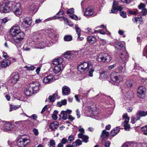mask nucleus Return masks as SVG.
Returning <instances> with one entry per match:
<instances>
[{
    "instance_id": "79ce46f5",
    "label": "nucleus",
    "mask_w": 147,
    "mask_h": 147,
    "mask_svg": "<svg viewBox=\"0 0 147 147\" xmlns=\"http://www.w3.org/2000/svg\"><path fill=\"white\" fill-rule=\"evenodd\" d=\"M75 28L78 36L79 37L81 34V30L78 25H76Z\"/></svg>"
},
{
    "instance_id": "603ef678",
    "label": "nucleus",
    "mask_w": 147,
    "mask_h": 147,
    "mask_svg": "<svg viewBox=\"0 0 147 147\" xmlns=\"http://www.w3.org/2000/svg\"><path fill=\"white\" fill-rule=\"evenodd\" d=\"M70 17L73 19H74L76 20H78V18L77 16L75 15H73L70 16Z\"/></svg>"
},
{
    "instance_id": "a19ab883",
    "label": "nucleus",
    "mask_w": 147,
    "mask_h": 147,
    "mask_svg": "<svg viewBox=\"0 0 147 147\" xmlns=\"http://www.w3.org/2000/svg\"><path fill=\"white\" fill-rule=\"evenodd\" d=\"M20 105H11L10 106V108L9 110L10 111H11L14 110H16L19 108L20 107Z\"/></svg>"
},
{
    "instance_id": "72a5a7b5",
    "label": "nucleus",
    "mask_w": 147,
    "mask_h": 147,
    "mask_svg": "<svg viewBox=\"0 0 147 147\" xmlns=\"http://www.w3.org/2000/svg\"><path fill=\"white\" fill-rule=\"evenodd\" d=\"M123 46V45L121 42H116L115 47L118 49H121Z\"/></svg>"
},
{
    "instance_id": "4c0bfd02",
    "label": "nucleus",
    "mask_w": 147,
    "mask_h": 147,
    "mask_svg": "<svg viewBox=\"0 0 147 147\" xmlns=\"http://www.w3.org/2000/svg\"><path fill=\"white\" fill-rule=\"evenodd\" d=\"M72 36L69 35H66L64 38V40L66 41H70L72 40Z\"/></svg>"
},
{
    "instance_id": "c85d7f7f",
    "label": "nucleus",
    "mask_w": 147,
    "mask_h": 147,
    "mask_svg": "<svg viewBox=\"0 0 147 147\" xmlns=\"http://www.w3.org/2000/svg\"><path fill=\"white\" fill-rule=\"evenodd\" d=\"M78 131L80 132L78 134V138H81L82 135L85 133L84 129L81 126H80L78 127Z\"/></svg>"
},
{
    "instance_id": "473e14b6",
    "label": "nucleus",
    "mask_w": 147,
    "mask_h": 147,
    "mask_svg": "<svg viewBox=\"0 0 147 147\" xmlns=\"http://www.w3.org/2000/svg\"><path fill=\"white\" fill-rule=\"evenodd\" d=\"M140 119V117H138L136 114V116L132 117L131 119V122L132 124L135 123L137 121L139 120Z\"/></svg>"
},
{
    "instance_id": "de8ad7c7",
    "label": "nucleus",
    "mask_w": 147,
    "mask_h": 147,
    "mask_svg": "<svg viewBox=\"0 0 147 147\" xmlns=\"http://www.w3.org/2000/svg\"><path fill=\"white\" fill-rule=\"evenodd\" d=\"M67 13V14H72L74 13V9L73 8H71L68 9Z\"/></svg>"
},
{
    "instance_id": "f8f14e48",
    "label": "nucleus",
    "mask_w": 147,
    "mask_h": 147,
    "mask_svg": "<svg viewBox=\"0 0 147 147\" xmlns=\"http://www.w3.org/2000/svg\"><path fill=\"white\" fill-rule=\"evenodd\" d=\"M10 7L8 4L6 3H3L0 7V12L1 13H7L10 11Z\"/></svg>"
},
{
    "instance_id": "2eb2a0df",
    "label": "nucleus",
    "mask_w": 147,
    "mask_h": 147,
    "mask_svg": "<svg viewBox=\"0 0 147 147\" xmlns=\"http://www.w3.org/2000/svg\"><path fill=\"white\" fill-rule=\"evenodd\" d=\"M111 60L110 56L108 54L102 53V62L107 63L109 62Z\"/></svg>"
},
{
    "instance_id": "f257e3e1",
    "label": "nucleus",
    "mask_w": 147,
    "mask_h": 147,
    "mask_svg": "<svg viewBox=\"0 0 147 147\" xmlns=\"http://www.w3.org/2000/svg\"><path fill=\"white\" fill-rule=\"evenodd\" d=\"M11 35L13 37L17 36L13 38L14 44L18 50L21 47V42L22 41L25 34L24 32L21 31L20 27L17 25L12 27L10 31Z\"/></svg>"
},
{
    "instance_id": "4468645a",
    "label": "nucleus",
    "mask_w": 147,
    "mask_h": 147,
    "mask_svg": "<svg viewBox=\"0 0 147 147\" xmlns=\"http://www.w3.org/2000/svg\"><path fill=\"white\" fill-rule=\"evenodd\" d=\"M77 53L74 51H68L66 52L64 55V57L69 59H71L73 58L76 55Z\"/></svg>"
},
{
    "instance_id": "09e8293b",
    "label": "nucleus",
    "mask_w": 147,
    "mask_h": 147,
    "mask_svg": "<svg viewBox=\"0 0 147 147\" xmlns=\"http://www.w3.org/2000/svg\"><path fill=\"white\" fill-rule=\"evenodd\" d=\"M36 5L34 4H32L29 7V9L32 11H34L36 9Z\"/></svg>"
},
{
    "instance_id": "13d9d810",
    "label": "nucleus",
    "mask_w": 147,
    "mask_h": 147,
    "mask_svg": "<svg viewBox=\"0 0 147 147\" xmlns=\"http://www.w3.org/2000/svg\"><path fill=\"white\" fill-rule=\"evenodd\" d=\"M76 114L77 116V118H79L80 117V112L78 109H77L76 111Z\"/></svg>"
},
{
    "instance_id": "338daca9",
    "label": "nucleus",
    "mask_w": 147,
    "mask_h": 147,
    "mask_svg": "<svg viewBox=\"0 0 147 147\" xmlns=\"http://www.w3.org/2000/svg\"><path fill=\"white\" fill-rule=\"evenodd\" d=\"M133 108L131 107H128L127 108V111L128 112H131L133 111Z\"/></svg>"
},
{
    "instance_id": "f03ea898",
    "label": "nucleus",
    "mask_w": 147,
    "mask_h": 147,
    "mask_svg": "<svg viewBox=\"0 0 147 147\" xmlns=\"http://www.w3.org/2000/svg\"><path fill=\"white\" fill-rule=\"evenodd\" d=\"M32 35L33 36L32 37V38L34 41L30 42V45L32 46L33 48L40 49H43L46 47L50 46L51 45V43L50 42L51 38H52L56 36L55 34L50 33L49 34V36L50 38L49 39L48 38L47 39L49 40L47 41H46L40 40L37 37L35 33H33Z\"/></svg>"
},
{
    "instance_id": "20e7f679",
    "label": "nucleus",
    "mask_w": 147,
    "mask_h": 147,
    "mask_svg": "<svg viewBox=\"0 0 147 147\" xmlns=\"http://www.w3.org/2000/svg\"><path fill=\"white\" fill-rule=\"evenodd\" d=\"M63 59L61 58L56 59L53 61V64L56 65L53 69L54 73L57 74L61 71L65 66L63 64Z\"/></svg>"
},
{
    "instance_id": "58836bf2",
    "label": "nucleus",
    "mask_w": 147,
    "mask_h": 147,
    "mask_svg": "<svg viewBox=\"0 0 147 147\" xmlns=\"http://www.w3.org/2000/svg\"><path fill=\"white\" fill-rule=\"evenodd\" d=\"M82 138L83 141L85 143H87L88 142V140L89 139V137L88 136L84 135H83L81 138Z\"/></svg>"
},
{
    "instance_id": "69168bd1",
    "label": "nucleus",
    "mask_w": 147,
    "mask_h": 147,
    "mask_svg": "<svg viewBox=\"0 0 147 147\" xmlns=\"http://www.w3.org/2000/svg\"><path fill=\"white\" fill-rule=\"evenodd\" d=\"M110 144V142L108 141L105 143V147H109Z\"/></svg>"
},
{
    "instance_id": "b1692460",
    "label": "nucleus",
    "mask_w": 147,
    "mask_h": 147,
    "mask_svg": "<svg viewBox=\"0 0 147 147\" xmlns=\"http://www.w3.org/2000/svg\"><path fill=\"white\" fill-rule=\"evenodd\" d=\"M24 92L25 94L27 96H30L33 93H34L32 90L28 87H28L24 89Z\"/></svg>"
},
{
    "instance_id": "a211bd4d",
    "label": "nucleus",
    "mask_w": 147,
    "mask_h": 147,
    "mask_svg": "<svg viewBox=\"0 0 147 147\" xmlns=\"http://www.w3.org/2000/svg\"><path fill=\"white\" fill-rule=\"evenodd\" d=\"M10 60L5 59L0 62V66L3 68L6 67L10 65Z\"/></svg>"
},
{
    "instance_id": "aec40b11",
    "label": "nucleus",
    "mask_w": 147,
    "mask_h": 147,
    "mask_svg": "<svg viewBox=\"0 0 147 147\" xmlns=\"http://www.w3.org/2000/svg\"><path fill=\"white\" fill-rule=\"evenodd\" d=\"M59 15V16L58 17H56V16H53L51 18H49L47 19V21H49L51 20H52L54 19H56L58 18H62L63 17V16L64 14L63 12V11H59L56 14L57 16L58 15Z\"/></svg>"
},
{
    "instance_id": "ea45409f",
    "label": "nucleus",
    "mask_w": 147,
    "mask_h": 147,
    "mask_svg": "<svg viewBox=\"0 0 147 147\" xmlns=\"http://www.w3.org/2000/svg\"><path fill=\"white\" fill-rule=\"evenodd\" d=\"M102 29L104 31H102V34H104L106 33V34H110V33L107 30L106 27H105L104 25H102Z\"/></svg>"
},
{
    "instance_id": "1a4fd4ad",
    "label": "nucleus",
    "mask_w": 147,
    "mask_h": 147,
    "mask_svg": "<svg viewBox=\"0 0 147 147\" xmlns=\"http://www.w3.org/2000/svg\"><path fill=\"white\" fill-rule=\"evenodd\" d=\"M19 75L17 72L13 73L10 76V80L13 84H16L19 80Z\"/></svg>"
},
{
    "instance_id": "052dcab7",
    "label": "nucleus",
    "mask_w": 147,
    "mask_h": 147,
    "mask_svg": "<svg viewBox=\"0 0 147 147\" xmlns=\"http://www.w3.org/2000/svg\"><path fill=\"white\" fill-rule=\"evenodd\" d=\"M145 6V5L144 4L141 3L138 5V8L139 9H140L144 8Z\"/></svg>"
},
{
    "instance_id": "e2e57ef3",
    "label": "nucleus",
    "mask_w": 147,
    "mask_h": 147,
    "mask_svg": "<svg viewBox=\"0 0 147 147\" xmlns=\"http://www.w3.org/2000/svg\"><path fill=\"white\" fill-rule=\"evenodd\" d=\"M26 121H17L16 122V124H21L22 125L24 123V122Z\"/></svg>"
},
{
    "instance_id": "0eeeda50",
    "label": "nucleus",
    "mask_w": 147,
    "mask_h": 147,
    "mask_svg": "<svg viewBox=\"0 0 147 147\" xmlns=\"http://www.w3.org/2000/svg\"><path fill=\"white\" fill-rule=\"evenodd\" d=\"M84 15L87 17H92L97 15V13L94 11L93 7H88L86 9Z\"/></svg>"
},
{
    "instance_id": "5701e85b",
    "label": "nucleus",
    "mask_w": 147,
    "mask_h": 147,
    "mask_svg": "<svg viewBox=\"0 0 147 147\" xmlns=\"http://www.w3.org/2000/svg\"><path fill=\"white\" fill-rule=\"evenodd\" d=\"M109 136V133L105 130H103L102 132V140H107Z\"/></svg>"
},
{
    "instance_id": "dca6fc26",
    "label": "nucleus",
    "mask_w": 147,
    "mask_h": 147,
    "mask_svg": "<svg viewBox=\"0 0 147 147\" xmlns=\"http://www.w3.org/2000/svg\"><path fill=\"white\" fill-rule=\"evenodd\" d=\"M13 126V125L10 123L6 122L3 125L4 131L8 132L11 131L12 129Z\"/></svg>"
},
{
    "instance_id": "bf43d9fd",
    "label": "nucleus",
    "mask_w": 147,
    "mask_h": 147,
    "mask_svg": "<svg viewBox=\"0 0 147 147\" xmlns=\"http://www.w3.org/2000/svg\"><path fill=\"white\" fill-rule=\"evenodd\" d=\"M118 3L116 1H114L113 3L112 7H113V8H116L117 6Z\"/></svg>"
},
{
    "instance_id": "c03bdc74",
    "label": "nucleus",
    "mask_w": 147,
    "mask_h": 147,
    "mask_svg": "<svg viewBox=\"0 0 147 147\" xmlns=\"http://www.w3.org/2000/svg\"><path fill=\"white\" fill-rule=\"evenodd\" d=\"M141 130L144 131V134L147 135V125L142 127Z\"/></svg>"
},
{
    "instance_id": "a878e982",
    "label": "nucleus",
    "mask_w": 147,
    "mask_h": 147,
    "mask_svg": "<svg viewBox=\"0 0 147 147\" xmlns=\"http://www.w3.org/2000/svg\"><path fill=\"white\" fill-rule=\"evenodd\" d=\"M128 57V54L125 52L122 53L120 55V58L123 61L125 62L127 61Z\"/></svg>"
},
{
    "instance_id": "a18cd8bd",
    "label": "nucleus",
    "mask_w": 147,
    "mask_h": 147,
    "mask_svg": "<svg viewBox=\"0 0 147 147\" xmlns=\"http://www.w3.org/2000/svg\"><path fill=\"white\" fill-rule=\"evenodd\" d=\"M101 27H97L95 28L94 30V33H98L100 34H101V30L100 29H99V28H100Z\"/></svg>"
},
{
    "instance_id": "864d4df0",
    "label": "nucleus",
    "mask_w": 147,
    "mask_h": 147,
    "mask_svg": "<svg viewBox=\"0 0 147 147\" xmlns=\"http://www.w3.org/2000/svg\"><path fill=\"white\" fill-rule=\"evenodd\" d=\"M137 11H129V13L130 15H136L137 13Z\"/></svg>"
},
{
    "instance_id": "39448f33",
    "label": "nucleus",
    "mask_w": 147,
    "mask_h": 147,
    "mask_svg": "<svg viewBox=\"0 0 147 147\" xmlns=\"http://www.w3.org/2000/svg\"><path fill=\"white\" fill-rule=\"evenodd\" d=\"M30 142V140L29 138H21L18 140L16 144L18 147H25Z\"/></svg>"
},
{
    "instance_id": "393cba45",
    "label": "nucleus",
    "mask_w": 147,
    "mask_h": 147,
    "mask_svg": "<svg viewBox=\"0 0 147 147\" xmlns=\"http://www.w3.org/2000/svg\"><path fill=\"white\" fill-rule=\"evenodd\" d=\"M96 39L95 37L93 36H89L87 38V41L88 42L91 44L94 43L96 41Z\"/></svg>"
},
{
    "instance_id": "c756f323",
    "label": "nucleus",
    "mask_w": 147,
    "mask_h": 147,
    "mask_svg": "<svg viewBox=\"0 0 147 147\" xmlns=\"http://www.w3.org/2000/svg\"><path fill=\"white\" fill-rule=\"evenodd\" d=\"M59 116L62 119L64 120H65L67 119V115L66 112L65 111H61Z\"/></svg>"
},
{
    "instance_id": "412c9836",
    "label": "nucleus",
    "mask_w": 147,
    "mask_h": 147,
    "mask_svg": "<svg viewBox=\"0 0 147 147\" xmlns=\"http://www.w3.org/2000/svg\"><path fill=\"white\" fill-rule=\"evenodd\" d=\"M59 123L58 122L55 121L50 123L49 127L52 130H53L56 129L58 127Z\"/></svg>"
},
{
    "instance_id": "4be33fe9",
    "label": "nucleus",
    "mask_w": 147,
    "mask_h": 147,
    "mask_svg": "<svg viewBox=\"0 0 147 147\" xmlns=\"http://www.w3.org/2000/svg\"><path fill=\"white\" fill-rule=\"evenodd\" d=\"M70 89L69 88L66 86H64L62 88V94L63 95H67L70 93Z\"/></svg>"
},
{
    "instance_id": "774afa93",
    "label": "nucleus",
    "mask_w": 147,
    "mask_h": 147,
    "mask_svg": "<svg viewBox=\"0 0 147 147\" xmlns=\"http://www.w3.org/2000/svg\"><path fill=\"white\" fill-rule=\"evenodd\" d=\"M48 106L47 105H45L43 108L42 109L41 113H42L45 111L48 108Z\"/></svg>"
},
{
    "instance_id": "0e129e2a",
    "label": "nucleus",
    "mask_w": 147,
    "mask_h": 147,
    "mask_svg": "<svg viewBox=\"0 0 147 147\" xmlns=\"http://www.w3.org/2000/svg\"><path fill=\"white\" fill-rule=\"evenodd\" d=\"M25 46L24 45V47L23 48V51H29L30 50V48L25 47Z\"/></svg>"
},
{
    "instance_id": "49530a36",
    "label": "nucleus",
    "mask_w": 147,
    "mask_h": 147,
    "mask_svg": "<svg viewBox=\"0 0 147 147\" xmlns=\"http://www.w3.org/2000/svg\"><path fill=\"white\" fill-rule=\"evenodd\" d=\"M9 20L7 19V18H5L2 19H0V23L2 24H5Z\"/></svg>"
},
{
    "instance_id": "f3484780",
    "label": "nucleus",
    "mask_w": 147,
    "mask_h": 147,
    "mask_svg": "<svg viewBox=\"0 0 147 147\" xmlns=\"http://www.w3.org/2000/svg\"><path fill=\"white\" fill-rule=\"evenodd\" d=\"M32 23L31 18L30 17H27L24 19L22 24L25 27H27L30 25Z\"/></svg>"
},
{
    "instance_id": "8fccbe9b",
    "label": "nucleus",
    "mask_w": 147,
    "mask_h": 147,
    "mask_svg": "<svg viewBox=\"0 0 147 147\" xmlns=\"http://www.w3.org/2000/svg\"><path fill=\"white\" fill-rule=\"evenodd\" d=\"M108 76V74L106 72H104L102 73V77L103 79L106 78Z\"/></svg>"
},
{
    "instance_id": "9b49d317",
    "label": "nucleus",
    "mask_w": 147,
    "mask_h": 147,
    "mask_svg": "<svg viewBox=\"0 0 147 147\" xmlns=\"http://www.w3.org/2000/svg\"><path fill=\"white\" fill-rule=\"evenodd\" d=\"M55 80V78L53 75L51 74L43 78L42 81L44 83L48 84L52 83Z\"/></svg>"
},
{
    "instance_id": "cd10ccee",
    "label": "nucleus",
    "mask_w": 147,
    "mask_h": 147,
    "mask_svg": "<svg viewBox=\"0 0 147 147\" xmlns=\"http://www.w3.org/2000/svg\"><path fill=\"white\" fill-rule=\"evenodd\" d=\"M58 93L57 92H56L52 96H50L49 97V99L50 102H53L55 100V98L57 96Z\"/></svg>"
},
{
    "instance_id": "ddd939ff",
    "label": "nucleus",
    "mask_w": 147,
    "mask_h": 147,
    "mask_svg": "<svg viewBox=\"0 0 147 147\" xmlns=\"http://www.w3.org/2000/svg\"><path fill=\"white\" fill-rule=\"evenodd\" d=\"M146 91V89L144 87H139L138 90V96L140 98H143L144 96Z\"/></svg>"
},
{
    "instance_id": "f704fd0d",
    "label": "nucleus",
    "mask_w": 147,
    "mask_h": 147,
    "mask_svg": "<svg viewBox=\"0 0 147 147\" xmlns=\"http://www.w3.org/2000/svg\"><path fill=\"white\" fill-rule=\"evenodd\" d=\"M82 144V141L79 139H77L75 142H73L72 143L73 145H74V146H79Z\"/></svg>"
},
{
    "instance_id": "2f4dec72",
    "label": "nucleus",
    "mask_w": 147,
    "mask_h": 147,
    "mask_svg": "<svg viewBox=\"0 0 147 147\" xmlns=\"http://www.w3.org/2000/svg\"><path fill=\"white\" fill-rule=\"evenodd\" d=\"M119 129L118 128L116 127L112 130L111 131V135L114 136L117 134L119 132Z\"/></svg>"
},
{
    "instance_id": "bb28decb",
    "label": "nucleus",
    "mask_w": 147,
    "mask_h": 147,
    "mask_svg": "<svg viewBox=\"0 0 147 147\" xmlns=\"http://www.w3.org/2000/svg\"><path fill=\"white\" fill-rule=\"evenodd\" d=\"M111 78L113 81L117 83H119L122 80V78L120 76H115L113 77L111 76Z\"/></svg>"
},
{
    "instance_id": "c9c22d12",
    "label": "nucleus",
    "mask_w": 147,
    "mask_h": 147,
    "mask_svg": "<svg viewBox=\"0 0 147 147\" xmlns=\"http://www.w3.org/2000/svg\"><path fill=\"white\" fill-rule=\"evenodd\" d=\"M55 142L53 140H51L48 142V146L49 147H53L55 146Z\"/></svg>"
},
{
    "instance_id": "7c9ffc66",
    "label": "nucleus",
    "mask_w": 147,
    "mask_h": 147,
    "mask_svg": "<svg viewBox=\"0 0 147 147\" xmlns=\"http://www.w3.org/2000/svg\"><path fill=\"white\" fill-rule=\"evenodd\" d=\"M137 116L140 117V119L141 117L145 116H146L145 112L143 111H138L136 113Z\"/></svg>"
},
{
    "instance_id": "5fc2aeb1",
    "label": "nucleus",
    "mask_w": 147,
    "mask_h": 147,
    "mask_svg": "<svg viewBox=\"0 0 147 147\" xmlns=\"http://www.w3.org/2000/svg\"><path fill=\"white\" fill-rule=\"evenodd\" d=\"M120 15L123 18H125L126 17V13L123 11H120Z\"/></svg>"
},
{
    "instance_id": "7ed1b4c3",
    "label": "nucleus",
    "mask_w": 147,
    "mask_h": 147,
    "mask_svg": "<svg viewBox=\"0 0 147 147\" xmlns=\"http://www.w3.org/2000/svg\"><path fill=\"white\" fill-rule=\"evenodd\" d=\"M78 69L80 72L84 73H86L88 71L89 76L91 77L93 76V73L94 70L92 68L91 64L88 61L81 62L78 65Z\"/></svg>"
},
{
    "instance_id": "37998d69",
    "label": "nucleus",
    "mask_w": 147,
    "mask_h": 147,
    "mask_svg": "<svg viewBox=\"0 0 147 147\" xmlns=\"http://www.w3.org/2000/svg\"><path fill=\"white\" fill-rule=\"evenodd\" d=\"M74 140V137L72 135H71L68 137V140H67L68 143H69L71 141H73Z\"/></svg>"
},
{
    "instance_id": "6e6552de",
    "label": "nucleus",
    "mask_w": 147,
    "mask_h": 147,
    "mask_svg": "<svg viewBox=\"0 0 147 147\" xmlns=\"http://www.w3.org/2000/svg\"><path fill=\"white\" fill-rule=\"evenodd\" d=\"M28 87L34 92L36 93L39 90L40 84L37 81H33L28 84Z\"/></svg>"
},
{
    "instance_id": "e433bc0d",
    "label": "nucleus",
    "mask_w": 147,
    "mask_h": 147,
    "mask_svg": "<svg viewBox=\"0 0 147 147\" xmlns=\"http://www.w3.org/2000/svg\"><path fill=\"white\" fill-rule=\"evenodd\" d=\"M24 67L26 68V69L28 71L33 70L35 68V67L33 65H26Z\"/></svg>"
},
{
    "instance_id": "9d476101",
    "label": "nucleus",
    "mask_w": 147,
    "mask_h": 147,
    "mask_svg": "<svg viewBox=\"0 0 147 147\" xmlns=\"http://www.w3.org/2000/svg\"><path fill=\"white\" fill-rule=\"evenodd\" d=\"M123 119L124 120V124L125 129V130L128 131L130 128L129 125L128 124L129 121V117L128 116L127 114H125L123 116Z\"/></svg>"
},
{
    "instance_id": "6e6d98bb",
    "label": "nucleus",
    "mask_w": 147,
    "mask_h": 147,
    "mask_svg": "<svg viewBox=\"0 0 147 147\" xmlns=\"http://www.w3.org/2000/svg\"><path fill=\"white\" fill-rule=\"evenodd\" d=\"M33 132L35 136H37L38 134V132L37 129L34 128L33 129Z\"/></svg>"
},
{
    "instance_id": "423d86ee",
    "label": "nucleus",
    "mask_w": 147,
    "mask_h": 147,
    "mask_svg": "<svg viewBox=\"0 0 147 147\" xmlns=\"http://www.w3.org/2000/svg\"><path fill=\"white\" fill-rule=\"evenodd\" d=\"M93 105H91V106H88L85 107V111L88 114L92 115H93L96 117H98L99 115L98 112L95 111L96 108L94 107Z\"/></svg>"
},
{
    "instance_id": "6ab92c4d",
    "label": "nucleus",
    "mask_w": 147,
    "mask_h": 147,
    "mask_svg": "<svg viewBox=\"0 0 147 147\" xmlns=\"http://www.w3.org/2000/svg\"><path fill=\"white\" fill-rule=\"evenodd\" d=\"M16 6L17 7L15 9L14 13L16 16H18L21 14L22 9L20 7V5L19 3H17Z\"/></svg>"
},
{
    "instance_id": "680f3d73",
    "label": "nucleus",
    "mask_w": 147,
    "mask_h": 147,
    "mask_svg": "<svg viewBox=\"0 0 147 147\" xmlns=\"http://www.w3.org/2000/svg\"><path fill=\"white\" fill-rule=\"evenodd\" d=\"M68 119L71 121H73L74 119V118L71 115H69L68 116Z\"/></svg>"
},
{
    "instance_id": "3c124183",
    "label": "nucleus",
    "mask_w": 147,
    "mask_h": 147,
    "mask_svg": "<svg viewBox=\"0 0 147 147\" xmlns=\"http://www.w3.org/2000/svg\"><path fill=\"white\" fill-rule=\"evenodd\" d=\"M67 142H68V140L65 138H63L61 141V143L63 144H65Z\"/></svg>"
},
{
    "instance_id": "4d7b16f0",
    "label": "nucleus",
    "mask_w": 147,
    "mask_h": 147,
    "mask_svg": "<svg viewBox=\"0 0 147 147\" xmlns=\"http://www.w3.org/2000/svg\"><path fill=\"white\" fill-rule=\"evenodd\" d=\"M117 11L116 9V8H113V7H112V8L111 11V13H114L117 12Z\"/></svg>"
}]
</instances>
